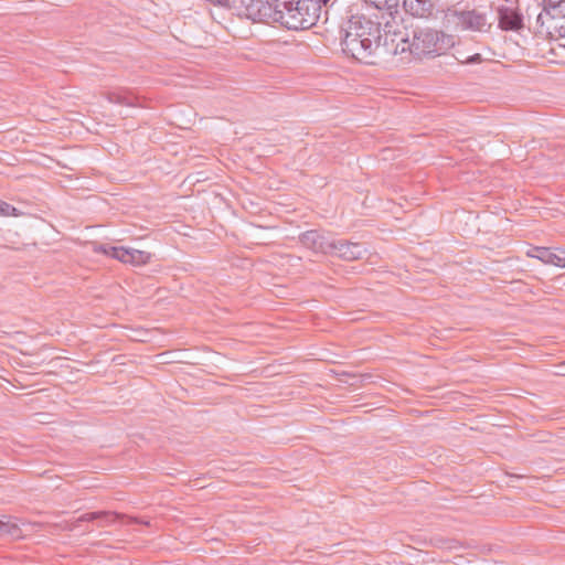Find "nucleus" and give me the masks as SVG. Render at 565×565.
Returning a JSON list of instances; mask_svg holds the SVG:
<instances>
[{
  "instance_id": "1",
  "label": "nucleus",
  "mask_w": 565,
  "mask_h": 565,
  "mask_svg": "<svg viewBox=\"0 0 565 565\" xmlns=\"http://www.w3.org/2000/svg\"><path fill=\"white\" fill-rule=\"evenodd\" d=\"M454 45L452 38L434 29H419L413 31L409 38L402 30L393 29L390 21L384 23V51L397 55L408 52L415 58L431 54H440Z\"/></svg>"
},
{
  "instance_id": "2",
  "label": "nucleus",
  "mask_w": 565,
  "mask_h": 565,
  "mask_svg": "<svg viewBox=\"0 0 565 565\" xmlns=\"http://www.w3.org/2000/svg\"><path fill=\"white\" fill-rule=\"evenodd\" d=\"M342 51L361 62L369 58L381 46L384 47V32L381 22H374L363 15H352L341 28Z\"/></svg>"
},
{
  "instance_id": "3",
  "label": "nucleus",
  "mask_w": 565,
  "mask_h": 565,
  "mask_svg": "<svg viewBox=\"0 0 565 565\" xmlns=\"http://www.w3.org/2000/svg\"><path fill=\"white\" fill-rule=\"evenodd\" d=\"M331 0H277L278 23L288 30H306L320 19L322 7Z\"/></svg>"
},
{
  "instance_id": "4",
  "label": "nucleus",
  "mask_w": 565,
  "mask_h": 565,
  "mask_svg": "<svg viewBox=\"0 0 565 565\" xmlns=\"http://www.w3.org/2000/svg\"><path fill=\"white\" fill-rule=\"evenodd\" d=\"M277 0H241V13L254 22L278 23Z\"/></svg>"
},
{
  "instance_id": "5",
  "label": "nucleus",
  "mask_w": 565,
  "mask_h": 565,
  "mask_svg": "<svg viewBox=\"0 0 565 565\" xmlns=\"http://www.w3.org/2000/svg\"><path fill=\"white\" fill-rule=\"evenodd\" d=\"M99 249L107 256L131 265H145L150 259V254L135 248L122 246L102 245Z\"/></svg>"
},
{
  "instance_id": "6",
  "label": "nucleus",
  "mask_w": 565,
  "mask_h": 565,
  "mask_svg": "<svg viewBox=\"0 0 565 565\" xmlns=\"http://www.w3.org/2000/svg\"><path fill=\"white\" fill-rule=\"evenodd\" d=\"M454 18L462 30L483 32L490 26L487 14L476 9L455 11Z\"/></svg>"
},
{
  "instance_id": "7",
  "label": "nucleus",
  "mask_w": 565,
  "mask_h": 565,
  "mask_svg": "<svg viewBox=\"0 0 565 565\" xmlns=\"http://www.w3.org/2000/svg\"><path fill=\"white\" fill-rule=\"evenodd\" d=\"M332 250L329 254L338 256L344 260H354L361 258L366 248L360 243H350L342 239L332 241Z\"/></svg>"
},
{
  "instance_id": "8",
  "label": "nucleus",
  "mask_w": 565,
  "mask_h": 565,
  "mask_svg": "<svg viewBox=\"0 0 565 565\" xmlns=\"http://www.w3.org/2000/svg\"><path fill=\"white\" fill-rule=\"evenodd\" d=\"M301 244L317 253L329 254L332 250V241L317 231H308L300 237Z\"/></svg>"
},
{
  "instance_id": "9",
  "label": "nucleus",
  "mask_w": 565,
  "mask_h": 565,
  "mask_svg": "<svg viewBox=\"0 0 565 565\" xmlns=\"http://www.w3.org/2000/svg\"><path fill=\"white\" fill-rule=\"evenodd\" d=\"M499 26L505 31H516L522 26V15L512 8L500 7Z\"/></svg>"
},
{
  "instance_id": "10",
  "label": "nucleus",
  "mask_w": 565,
  "mask_h": 565,
  "mask_svg": "<svg viewBox=\"0 0 565 565\" xmlns=\"http://www.w3.org/2000/svg\"><path fill=\"white\" fill-rule=\"evenodd\" d=\"M404 10L416 18H427L434 10V0H403Z\"/></svg>"
},
{
  "instance_id": "11",
  "label": "nucleus",
  "mask_w": 565,
  "mask_h": 565,
  "mask_svg": "<svg viewBox=\"0 0 565 565\" xmlns=\"http://www.w3.org/2000/svg\"><path fill=\"white\" fill-rule=\"evenodd\" d=\"M23 536V531L19 523L11 518L0 519V537L18 540Z\"/></svg>"
},
{
  "instance_id": "12",
  "label": "nucleus",
  "mask_w": 565,
  "mask_h": 565,
  "mask_svg": "<svg viewBox=\"0 0 565 565\" xmlns=\"http://www.w3.org/2000/svg\"><path fill=\"white\" fill-rule=\"evenodd\" d=\"M106 99L111 104L125 105V106H134L135 98L134 96L124 89H116L113 92H108L106 94Z\"/></svg>"
},
{
  "instance_id": "13",
  "label": "nucleus",
  "mask_w": 565,
  "mask_h": 565,
  "mask_svg": "<svg viewBox=\"0 0 565 565\" xmlns=\"http://www.w3.org/2000/svg\"><path fill=\"white\" fill-rule=\"evenodd\" d=\"M366 4L376 8L380 11H385L387 15L394 19V13L397 12L398 0H363Z\"/></svg>"
},
{
  "instance_id": "14",
  "label": "nucleus",
  "mask_w": 565,
  "mask_h": 565,
  "mask_svg": "<svg viewBox=\"0 0 565 565\" xmlns=\"http://www.w3.org/2000/svg\"><path fill=\"white\" fill-rule=\"evenodd\" d=\"M554 255V250L547 247H534L527 252V256L536 258L546 265H553Z\"/></svg>"
},
{
  "instance_id": "15",
  "label": "nucleus",
  "mask_w": 565,
  "mask_h": 565,
  "mask_svg": "<svg viewBox=\"0 0 565 565\" xmlns=\"http://www.w3.org/2000/svg\"><path fill=\"white\" fill-rule=\"evenodd\" d=\"M117 516L108 512H89L81 515L76 522H90L94 520H102L103 523L108 524L113 522Z\"/></svg>"
},
{
  "instance_id": "16",
  "label": "nucleus",
  "mask_w": 565,
  "mask_h": 565,
  "mask_svg": "<svg viewBox=\"0 0 565 565\" xmlns=\"http://www.w3.org/2000/svg\"><path fill=\"white\" fill-rule=\"evenodd\" d=\"M554 262L553 265L556 267L564 268L565 267V249H556L554 250Z\"/></svg>"
},
{
  "instance_id": "17",
  "label": "nucleus",
  "mask_w": 565,
  "mask_h": 565,
  "mask_svg": "<svg viewBox=\"0 0 565 565\" xmlns=\"http://www.w3.org/2000/svg\"><path fill=\"white\" fill-rule=\"evenodd\" d=\"M17 209L7 202L0 201V215L9 216L15 215Z\"/></svg>"
},
{
  "instance_id": "18",
  "label": "nucleus",
  "mask_w": 565,
  "mask_h": 565,
  "mask_svg": "<svg viewBox=\"0 0 565 565\" xmlns=\"http://www.w3.org/2000/svg\"><path fill=\"white\" fill-rule=\"evenodd\" d=\"M480 61H481L480 54H473V55L467 57L465 63H467V64H475V63H478Z\"/></svg>"
},
{
  "instance_id": "19",
  "label": "nucleus",
  "mask_w": 565,
  "mask_h": 565,
  "mask_svg": "<svg viewBox=\"0 0 565 565\" xmlns=\"http://www.w3.org/2000/svg\"><path fill=\"white\" fill-rule=\"evenodd\" d=\"M548 7L557 8L561 3H563L565 0H544Z\"/></svg>"
}]
</instances>
